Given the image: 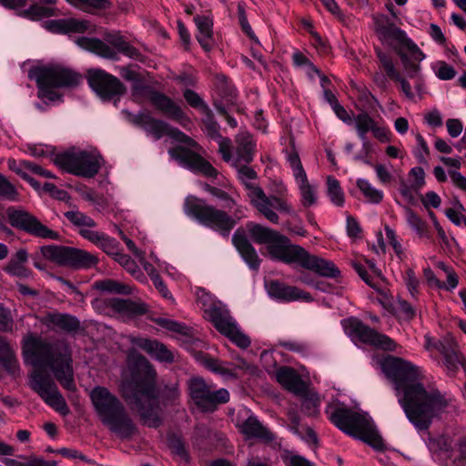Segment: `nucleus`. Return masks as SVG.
I'll return each instance as SVG.
<instances>
[{"label": "nucleus", "instance_id": "nucleus-21", "mask_svg": "<svg viewBox=\"0 0 466 466\" xmlns=\"http://www.w3.org/2000/svg\"><path fill=\"white\" fill-rule=\"evenodd\" d=\"M129 341L132 346L145 351L152 359L159 362L172 363L174 361L172 351L157 339L131 336Z\"/></svg>", "mask_w": 466, "mask_h": 466}, {"label": "nucleus", "instance_id": "nucleus-55", "mask_svg": "<svg viewBox=\"0 0 466 466\" xmlns=\"http://www.w3.org/2000/svg\"><path fill=\"white\" fill-rule=\"evenodd\" d=\"M183 96L187 103L193 108L208 109V105L200 97V96L192 89H186L183 92Z\"/></svg>", "mask_w": 466, "mask_h": 466}, {"label": "nucleus", "instance_id": "nucleus-38", "mask_svg": "<svg viewBox=\"0 0 466 466\" xmlns=\"http://www.w3.org/2000/svg\"><path fill=\"white\" fill-rule=\"evenodd\" d=\"M115 260L119 263L135 279L138 280H144L146 279L139 266L129 255L120 252L117 257H116Z\"/></svg>", "mask_w": 466, "mask_h": 466}, {"label": "nucleus", "instance_id": "nucleus-44", "mask_svg": "<svg viewBox=\"0 0 466 466\" xmlns=\"http://www.w3.org/2000/svg\"><path fill=\"white\" fill-rule=\"evenodd\" d=\"M0 199L8 201H17L19 193L6 177L0 173Z\"/></svg>", "mask_w": 466, "mask_h": 466}, {"label": "nucleus", "instance_id": "nucleus-50", "mask_svg": "<svg viewBox=\"0 0 466 466\" xmlns=\"http://www.w3.org/2000/svg\"><path fill=\"white\" fill-rule=\"evenodd\" d=\"M25 15L33 20H38L44 17H50L55 15L54 8L42 6L39 5H33L25 11Z\"/></svg>", "mask_w": 466, "mask_h": 466}, {"label": "nucleus", "instance_id": "nucleus-33", "mask_svg": "<svg viewBox=\"0 0 466 466\" xmlns=\"http://www.w3.org/2000/svg\"><path fill=\"white\" fill-rule=\"evenodd\" d=\"M197 360L208 370L215 374H218L228 378H238V373L233 368L229 367V363L213 358L208 353L199 352L196 356Z\"/></svg>", "mask_w": 466, "mask_h": 466}, {"label": "nucleus", "instance_id": "nucleus-3", "mask_svg": "<svg viewBox=\"0 0 466 466\" xmlns=\"http://www.w3.org/2000/svg\"><path fill=\"white\" fill-rule=\"evenodd\" d=\"M128 360L131 380L123 383L121 395L129 408L136 411L140 422L148 428H158L162 422L163 404H174L180 396L178 383L157 385V371L148 360L135 350H130Z\"/></svg>", "mask_w": 466, "mask_h": 466}, {"label": "nucleus", "instance_id": "nucleus-13", "mask_svg": "<svg viewBox=\"0 0 466 466\" xmlns=\"http://www.w3.org/2000/svg\"><path fill=\"white\" fill-rule=\"evenodd\" d=\"M132 96L147 98L154 107L170 119L178 122L183 127L189 118L183 109L167 95L155 90L151 86L137 80L132 86Z\"/></svg>", "mask_w": 466, "mask_h": 466}, {"label": "nucleus", "instance_id": "nucleus-8", "mask_svg": "<svg viewBox=\"0 0 466 466\" xmlns=\"http://www.w3.org/2000/svg\"><path fill=\"white\" fill-rule=\"evenodd\" d=\"M29 77L36 82L38 97L48 101L60 99L61 96L55 89L76 86L81 80V75L57 64L32 68Z\"/></svg>", "mask_w": 466, "mask_h": 466}, {"label": "nucleus", "instance_id": "nucleus-4", "mask_svg": "<svg viewBox=\"0 0 466 466\" xmlns=\"http://www.w3.org/2000/svg\"><path fill=\"white\" fill-rule=\"evenodd\" d=\"M246 228L255 243L267 246L272 259L288 265L296 264L321 277L337 279L340 276V270L332 261L311 255L279 231L254 222H248Z\"/></svg>", "mask_w": 466, "mask_h": 466}, {"label": "nucleus", "instance_id": "nucleus-60", "mask_svg": "<svg viewBox=\"0 0 466 466\" xmlns=\"http://www.w3.org/2000/svg\"><path fill=\"white\" fill-rule=\"evenodd\" d=\"M238 16L242 31L251 39L255 38V34L248 21L245 6L241 4L238 5Z\"/></svg>", "mask_w": 466, "mask_h": 466}, {"label": "nucleus", "instance_id": "nucleus-18", "mask_svg": "<svg viewBox=\"0 0 466 466\" xmlns=\"http://www.w3.org/2000/svg\"><path fill=\"white\" fill-rule=\"evenodd\" d=\"M245 163H232V166L237 169L238 178L244 185L245 188L248 190V197L250 203L258 209L265 211L268 204V197L264 190L255 183L250 182L258 178V174L255 169Z\"/></svg>", "mask_w": 466, "mask_h": 466}, {"label": "nucleus", "instance_id": "nucleus-48", "mask_svg": "<svg viewBox=\"0 0 466 466\" xmlns=\"http://www.w3.org/2000/svg\"><path fill=\"white\" fill-rule=\"evenodd\" d=\"M204 189L207 192L210 193L213 197L223 201L224 204L222 205V207L224 208L232 209L236 206V201L225 190L213 187L207 183L204 185Z\"/></svg>", "mask_w": 466, "mask_h": 466}, {"label": "nucleus", "instance_id": "nucleus-11", "mask_svg": "<svg viewBox=\"0 0 466 466\" xmlns=\"http://www.w3.org/2000/svg\"><path fill=\"white\" fill-rule=\"evenodd\" d=\"M101 160L102 157L98 154L78 151L57 154L53 161L56 166L67 173L92 178L99 172Z\"/></svg>", "mask_w": 466, "mask_h": 466}, {"label": "nucleus", "instance_id": "nucleus-49", "mask_svg": "<svg viewBox=\"0 0 466 466\" xmlns=\"http://www.w3.org/2000/svg\"><path fill=\"white\" fill-rule=\"evenodd\" d=\"M98 248H100L108 256H111L114 259L120 253L119 242L107 235H104L101 241L99 242Z\"/></svg>", "mask_w": 466, "mask_h": 466}, {"label": "nucleus", "instance_id": "nucleus-64", "mask_svg": "<svg viewBox=\"0 0 466 466\" xmlns=\"http://www.w3.org/2000/svg\"><path fill=\"white\" fill-rule=\"evenodd\" d=\"M436 76L441 80H451L456 76V70L448 63L440 61L438 62Z\"/></svg>", "mask_w": 466, "mask_h": 466}, {"label": "nucleus", "instance_id": "nucleus-52", "mask_svg": "<svg viewBox=\"0 0 466 466\" xmlns=\"http://www.w3.org/2000/svg\"><path fill=\"white\" fill-rule=\"evenodd\" d=\"M168 446L174 454L180 457L182 460H184L187 462L189 461V455H188L187 451H186L183 441L179 438H177L176 436L169 437L168 438Z\"/></svg>", "mask_w": 466, "mask_h": 466}, {"label": "nucleus", "instance_id": "nucleus-37", "mask_svg": "<svg viewBox=\"0 0 466 466\" xmlns=\"http://www.w3.org/2000/svg\"><path fill=\"white\" fill-rule=\"evenodd\" d=\"M96 287L101 291L114 294L130 295L133 289L129 285L118 282L114 279H105L96 282Z\"/></svg>", "mask_w": 466, "mask_h": 466}, {"label": "nucleus", "instance_id": "nucleus-20", "mask_svg": "<svg viewBox=\"0 0 466 466\" xmlns=\"http://www.w3.org/2000/svg\"><path fill=\"white\" fill-rule=\"evenodd\" d=\"M265 286L268 295L280 301L289 302L300 299L309 302L313 300L310 293L279 280H269L265 283Z\"/></svg>", "mask_w": 466, "mask_h": 466}, {"label": "nucleus", "instance_id": "nucleus-29", "mask_svg": "<svg viewBox=\"0 0 466 466\" xmlns=\"http://www.w3.org/2000/svg\"><path fill=\"white\" fill-rule=\"evenodd\" d=\"M240 432L246 439H257L266 443H269L275 440V435L255 416H249L243 421L240 426Z\"/></svg>", "mask_w": 466, "mask_h": 466}, {"label": "nucleus", "instance_id": "nucleus-43", "mask_svg": "<svg viewBox=\"0 0 466 466\" xmlns=\"http://www.w3.org/2000/svg\"><path fill=\"white\" fill-rule=\"evenodd\" d=\"M375 51L379 62L385 70L387 76L391 80L398 78L400 72L396 70L392 57L380 48H376Z\"/></svg>", "mask_w": 466, "mask_h": 466}, {"label": "nucleus", "instance_id": "nucleus-59", "mask_svg": "<svg viewBox=\"0 0 466 466\" xmlns=\"http://www.w3.org/2000/svg\"><path fill=\"white\" fill-rule=\"evenodd\" d=\"M387 238L392 247L395 254L398 256L399 258L402 259V257L404 256L403 248L400 244V242L398 240L395 231L390 228L388 225H385L384 227Z\"/></svg>", "mask_w": 466, "mask_h": 466}, {"label": "nucleus", "instance_id": "nucleus-39", "mask_svg": "<svg viewBox=\"0 0 466 466\" xmlns=\"http://www.w3.org/2000/svg\"><path fill=\"white\" fill-rule=\"evenodd\" d=\"M327 187L328 196L330 201L338 207H342L345 202V198L339 180L331 176L328 177Z\"/></svg>", "mask_w": 466, "mask_h": 466}, {"label": "nucleus", "instance_id": "nucleus-26", "mask_svg": "<svg viewBox=\"0 0 466 466\" xmlns=\"http://www.w3.org/2000/svg\"><path fill=\"white\" fill-rule=\"evenodd\" d=\"M277 381L287 390L294 394L305 393L307 384L291 367L282 366L276 371Z\"/></svg>", "mask_w": 466, "mask_h": 466}, {"label": "nucleus", "instance_id": "nucleus-6", "mask_svg": "<svg viewBox=\"0 0 466 466\" xmlns=\"http://www.w3.org/2000/svg\"><path fill=\"white\" fill-rule=\"evenodd\" d=\"M325 413L329 420L344 433L359 439L377 451H383L385 444L366 416L347 407L328 404Z\"/></svg>", "mask_w": 466, "mask_h": 466}, {"label": "nucleus", "instance_id": "nucleus-14", "mask_svg": "<svg viewBox=\"0 0 466 466\" xmlns=\"http://www.w3.org/2000/svg\"><path fill=\"white\" fill-rule=\"evenodd\" d=\"M341 323L346 333L353 339L384 350L393 351L396 348V343L389 336L378 332L357 318L343 319Z\"/></svg>", "mask_w": 466, "mask_h": 466}, {"label": "nucleus", "instance_id": "nucleus-32", "mask_svg": "<svg viewBox=\"0 0 466 466\" xmlns=\"http://www.w3.org/2000/svg\"><path fill=\"white\" fill-rule=\"evenodd\" d=\"M195 24L198 27L196 38L201 47L209 52L213 48V20L209 16L196 15Z\"/></svg>", "mask_w": 466, "mask_h": 466}, {"label": "nucleus", "instance_id": "nucleus-45", "mask_svg": "<svg viewBox=\"0 0 466 466\" xmlns=\"http://www.w3.org/2000/svg\"><path fill=\"white\" fill-rule=\"evenodd\" d=\"M64 216L76 227H87L95 228L96 226V221L89 216L78 211L70 210L65 212Z\"/></svg>", "mask_w": 466, "mask_h": 466}, {"label": "nucleus", "instance_id": "nucleus-61", "mask_svg": "<svg viewBox=\"0 0 466 466\" xmlns=\"http://www.w3.org/2000/svg\"><path fill=\"white\" fill-rule=\"evenodd\" d=\"M153 321L158 326L177 333H184V329L186 327L175 320L165 319V318H156Z\"/></svg>", "mask_w": 466, "mask_h": 466}, {"label": "nucleus", "instance_id": "nucleus-40", "mask_svg": "<svg viewBox=\"0 0 466 466\" xmlns=\"http://www.w3.org/2000/svg\"><path fill=\"white\" fill-rule=\"evenodd\" d=\"M357 187L370 202L379 204L382 201L383 192L373 187L368 180L359 178L357 180Z\"/></svg>", "mask_w": 466, "mask_h": 466}, {"label": "nucleus", "instance_id": "nucleus-1", "mask_svg": "<svg viewBox=\"0 0 466 466\" xmlns=\"http://www.w3.org/2000/svg\"><path fill=\"white\" fill-rule=\"evenodd\" d=\"M24 355L35 370L29 378L30 388L50 407L66 416L70 412L62 394L52 378L40 368L48 367L55 378L68 391H75L72 350L63 340L49 342L30 335L24 342Z\"/></svg>", "mask_w": 466, "mask_h": 466}, {"label": "nucleus", "instance_id": "nucleus-54", "mask_svg": "<svg viewBox=\"0 0 466 466\" xmlns=\"http://www.w3.org/2000/svg\"><path fill=\"white\" fill-rule=\"evenodd\" d=\"M206 313L213 325L229 315V311L225 307L218 304H212L209 309L206 310Z\"/></svg>", "mask_w": 466, "mask_h": 466}, {"label": "nucleus", "instance_id": "nucleus-53", "mask_svg": "<svg viewBox=\"0 0 466 466\" xmlns=\"http://www.w3.org/2000/svg\"><path fill=\"white\" fill-rule=\"evenodd\" d=\"M217 88L221 91V96L228 97V101H232L235 96V90L229 86L228 79L225 75L216 76Z\"/></svg>", "mask_w": 466, "mask_h": 466}, {"label": "nucleus", "instance_id": "nucleus-2", "mask_svg": "<svg viewBox=\"0 0 466 466\" xmlns=\"http://www.w3.org/2000/svg\"><path fill=\"white\" fill-rule=\"evenodd\" d=\"M383 373L393 384L398 402L418 431H427L446 410L449 401L437 389L426 390L417 367L401 358L388 356L380 361Z\"/></svg>", "mask_w": 466, "mask_h": 466}, {"label": "nucleus", "instance_id": "nucleus-36", "mask_svg": "<svg viewBox=\"0 0 466 466\" xmlns=\"http://www.w3.org/2000/svg\"><path fill=\"white\" fill-rule=\"evenodd\" d=\"M301 397V411L309 417H318L319 415L320 397L316 392L305 390V393L297 394Z\"/></svg>", "mask_w": 466, "mask_h": 466}, {"label": "nucleus", "instance_id": "nucleus-7", "mask_svg": "<svg viewBox=\"0 0 466 466\" xmlns=\"http://www.w3.org/2000/svg\"><path fill=\"white\" fill-rule=\"evenodd\" d=\"M233 208V215H229L223 209L208 205L205 199L194 196L187 197L184 202V212L188 217L223 237H228L238 222L246 217L243 206L236 203Z\"/></svg>", "mask_w": 466, "mask_h": 466}, {"label": "nucleus", "instance_id": "nucleus-62", "mask_svg": "<svg viewBox=\"0 0 466 466\" xmlns=\"http://www.w3.org/2000/svg\"><path fill=\"white\" fill-rule=\"evenodd\" d=\"M402 47L406 48L410 55L409 57L418 63L421 62L425 58V54L419 48V46L409 38Z\"/></svg>", "mask_w": 466, "mask_h": 466}, {"label": "nucleus", "instance_id": "nucleus-30", "mask_svg": "<svg viewBox=\"0 0 466 466\" xmlns=\"http://www.w3.org/2000/svg\"><path fill=\"white\" fill-rule=\"evenodd\" d=\"M235 141L237 144V157L233 163L250 164L256 152V143L253 137L249 133L242 132L236 136Z\"/></svg>", "mask_w": 466, "mask_h": 466}, {"label": "nucleus", "instance_id": "nucleus-23", "mask_svg": "<svg viewBox=\"0 0 466 466\" xmlns=\"http://www.w3.org/2000/svg\"><path fill=\"white\" fill-rule=\"evenodd\" d=\"M232 244L240 254L244 261L253 270H258L261 259L259 258L255 248L248 239L245 230L242 228L236 229L232 236Z\"/></svg>", "mask_w": 466, "mask_h": 466}, {"label": "nucleus", "instance_id": "nucleus-46", "mask_svg": "<svg viewBox=\"0 0 466 466\" xmlns=\"http://www.w3.org/2000/svg\"><path fill=\"white\" fill-rule=\"evenodd\" d=\"M23 459H25L26 461L22 462L19 461H16L15 459H5L4 461V463L6 466H56V461H46L43 458L40 457H25L22 456Z\"/></svg>", "mask_w": 466, "mask_h": 466}, {"label": "nucleus", "instance_id": "nucleus-15", "mask_svg": "<svg viewBox=\"0 0 466 466\" xmlns=\"http://www.w3.org/2000/svg\"><path fill=\"white\" fill-rule=\"evenodd\" d=\"M86 80L103 101L119 100L127 91L119 78L100 68L87 70Z\"/></svg>", "mask_w": 466, "mask_h": 466}, {"label": "nucleus", "instance_id": "nucleus-24", "mask_svg": "<svg viewBox=\"0 0 466 466\" xmlns=\"http://www.w3.org/2000/svg\"><path fill=\"white\" fill-rule=\"evenodd\" d=\"M46 28L55 34H83L90 28V22L86 19L62 18L46 22Z\"/></svg>", "mask_w": 466, "mask_h": 466}, {"label": "nucleus", "instance_id": "nucleus-25", "mask_svg": "<svg viewBox=\"0 0 466 466\" xmlns=\"http://www.w3.org/2000/svg\"><path fill=\"white\" fill-rule=\"evenodd\" d=\"M130 121L143 128L147 134L151 135L156 140L165 136L167 128V123L153 117L149 112L142 111L133 115Z\"/></svg>", "mask_w": 466, "mask_h": 466}, {"label": "nucleus", "instance_id": "nucleus-57", "mask_svg": "<svg viewBox=\"0 0 466 466\" xmlns=\"http://www.w3.org/2000/svg\"><path fill=\"white\" fill-rule=\"evenodd\" d=\"M215 329L222 335L227 337L228 334L232 333V330L238 326L234 319L229 315H228L222 320L215 323L213 325Z\"/></svg>", "mask_w": 466, "mask_h": 466}, {"label": "nucleus", "instance_id": "nucleus-31", "mask_svg": "<svg viewBox=\"0 0 466 466\" xmlns=\"http://www.w3.org/2000/svg\"><path fill=\"white\" fill-rule=\"evenodd\" d=\"M109 306L115 312L129 318L141 316L147 312V305L140 300L116 298L110 299Z\"/></svg>", "mask_w": 466, "mask_h": 466}, {"label": "nucleus", "instance_id": "nucleus-16", "mask_svg": "<svg viewBox=\"0 0 466 466\" xmlns=\"http://www.w3.org/2000/svg\"><path fill=\"white\" fill-rule=\"evenodd\" d=\"M9 224L19 230L40 238L54 239L59 238V234L42 224L41 221L31 213L9 208L6 211Z\"/></svg>", "mask_w": 466, "mask_h": 466}, {"label": "nucleus", "instance_id": "nucleus-34", "mask_svg": "<svg viewBox=\"0 0 466 466\" xmlns=\"http://www.w3.org/2000/svg\"><path fill=\"white\" fill-rule=\"evenodd\" d=\"M28 259V253L25 249L21 248L11 257L8 263L5 267V271L9 275L27 279L31 276V270L25 267Z\"/></svg>", "mask_w": 466, "mask_h": 466}, {"label": "nucleus", "instance_id": "nucleus-41", "mask_svg": "<svg viewBox=\"0 0 466 466\" xmlns=\"http://www.w3.org/2000/svg\"><path fill=\"white\" fill-rule=\"evenodd\" d=\"M406 219L409 226L417 232L420 237L428 236V224L414 210L408 208L406 209Z\"/></svg>", "mask_w": 466, "mask_h": 466}, {"label": "nucleus", "instance_id": "nucleus-56", "mask_svg": "<svg viewBox=\"0 0 466 466\" xmlns=\"http://www.w3.org/2000/svg\"><path fill=\"white\" fill-rule=\"evenodd\" d=\"M227 338L243 350L248 349L251 344L250 339L246 334L241 332L238 326L232 330L231 334L227 336Z\"/></svg>", "mask_w": 466, "mask_h": 466}, {"label": "nucleus", "instance_id": "nucleus-27", "mask_svg": "<svg viewBox=\"0 0 466 466\" xmlns=\"http://www.w3.org/2000/svg\"><path fill=\"white\" fill-rule=\"evenodd\" d=\"M41 322L47 327L57 328L67 333L76 332L80 329L78 319L67 313L47 312Z\"/></svg>", "mask_w": 466, "mask_h": 466}, {"label": "nucleus", "instance_id": "nucleus-63", "mask_svg": "<svg viewBox=\"0 0 466 466\" xmlns=\"http://www.w3.org/2000/svg\"><path fill=\"white\" fill-rule=\"evenodd\" d=\"M218 152L222 157V159L225 162H229L232 159L231 149H232V142L229 137H222L218 139Z\"/></svg>", "mask_w": 466, "mask_h": 466}, {"label": "nucleus", "instance_id": "nucleus-42", "mask_svg": "<svg viewBox=\"0 0 466 466\" xmlns=\"http://www.w3.org/2000/svg\"><path fill=\"white\" fill-rule=\"evenodd\" d=\"M375 51L379 62L385 70L387 76L391 80L398 78L400 72L396 70L392 57L380 48H376Z\"/></svg>", "mask_w": 466, "mask_h": 466}, {"label": "nucleus", "instance_id": "nucleus-58", "mask_svg": "<svg viewBox=\"0 0 466 466\" xmlns=\"http://www.w3.org/2000/svg\"><path fill=\"white\" fill-rule=\"evenodd\" d=\"M0 365L13 377H16L20 374V366L15 352L2 360Z\"/></svg>", "mask_w": 466, "mask_h": 466}, {"label": "nucleus", "instance_id": "nucleus-9", "mask_svg": "<svg viewBox=\"0 0 466 466\" xmlns=\"http://www.w3.org/2000/svg\"><path fill=\"white\" fill-rule=\"evenodd\" d=\"M104 42L96 37H78L76 43L81 48L90 51L106 59H117V53H121L130 58H137L140 52L130 45L124 36L119 34H107Z\"/></svg>", "mask_w": 466, "mask_h": 466}, {"label": "nucleus", "instance_id": "nucleus-19", "mask_svg": "<svg viewBox=\"0 0 466 466\" xmlns=\"http://www.w3.org/2000/svg\"><path fill=\"white\" fill-rule=\"evenodd\" d=\"M375 31L381 42L392 46L394 43L402 46L409 39L405 31L396 25L385 15L374 16Z\"/></svg>", "mask_w": 466, "mask_h": 466}, {"label": "nucleus", "instance_id": "nucleus-22", "mask_svg": "<svg viewBox=\"0 0 466 466\" xmlns=\"http://www.w3.org/2000/svg\"><path fill=\"white\" fill-rule=\"evenodd\" d=\"M354 122L357 135L362 141V147L365 152V157L356 155L354 156V160L371 166L370 155L372 153V145L368 140L367 134L373 129L376 121L367 112H361L354 117Z\"/></svg>", "mask_w": 466, "mask_h": 466}, {"label": "nucleus", "instance_id": "nucleus-47", "mask_svg": "<svg viewBox=\"0 0 466 466\" xmlns=\"http://www.w3.org/2000/svg\"><path fill=\"white\" fill-rule=\"evenodd\" d=\"M75 5L83 11L90 12L91 10H106L111 8L110 0H75Z\"/></svg>", "mask_w": 466, "mask_h": 466}, {"label": "nucleus", "instance_id": "nucleus-51", "mask_svg": "<svg viewBox=\"0 0 466 466\" xmlns=\"http://www.w3.org/2000/svg\"><path fill=\"white\" fill-rule=\"evenodd\" d=\"M397 53L401 60L402 66L407 73V76L410 78H415L418 76L419 72L420 71V63L411 60L409 57L408 54L403 53L400 50L397 51Z\"/></svg>", "mask_w": 466, "mask_h": 466}, {"label": "nucleus", "instance_id": "nucleus-12", "mask_svg": "<svg viewBox=\"0 0 466 466\" xmlns=\"http://www.w3.org/2000/svg\"><path fill=\"white\" fill-rule=\"evenodd\" d=\"M41 253L51 262L76 269L90 268L99 261L96 256L84 249L67 246H43Z\"/></svg>", "mask_w": 466, "mask_h": 466}, {"label": "nucleus", "instance_id": "nucleus-5", "mask_svg": "<svg viewBox=\"0 0 466 466\" xmlns=\"http://www.w3.org/2000/svg\"><path fill=\"white\" fill-rule=\"evenodd\" d=\"M90 399L101 422L121 440H131L139 433L124 404L107 388L95 387Z\"/></svg>", "mask_w": 466, "mask_h": 466}, {"label": "nucleus", "instance_id": "nucleus-17", "mask_svg": "<svg viewBox=\"0 0 466 466\" xmlns=\"http://www.w3.org/2000/svg\"><path fill=\"white\" fill-rule=\"evenodd\" d=\"M172 158L191 171L202 174L207 177L216 178L218 170L199 154L184 147H177L168 150Z\"/></svg>", "mask_w": 466, "mask_h": 466}, {"label": "nucleus", "instance_id": "nucleus-28", "mask_svg": "<svg viewBox=\"0 0 466 466\" xmlns=\"http://www.w3.org/2000/svg\"><path fill=\"white\" fill-rule=\"evenodd\" d=\"M438 350L444 358V365L450 375L453 376L465 360L463 354L459 350L457 343L453 339H451L446 343H441Z\"/></svg>", "mask_w": 466, "mask_h": 466}, {"label": "nucleus", "instance_id": "nucleus-35", "mask_svg": "<svg viewBox=\"0 0 466 466\" xmlns=\"http://www.w3.org/2000/svg\"><path fill=\"white\" fill-rule=\"evenodd\" d=\"M273 208L279 210V212L287 214H290L292 212L291 206L288 203L286 199L275 196L268 197V204L266 206L267 209H265V211H258L268 220L274 224L279 223V216L275 211L272 210Z\"/></svg>", "mask_w": 466, "mask_h": 466}, {"label": "nucleus", "instance_id": "nucleus-10", "mask_svg": "<svg viewBox=\"0 0 466 466\" xmlns=\"http://www.w3.org/2000/svg\"><path fill=\"white\" fill-rule=\"evenodd\" d=\"M187 386L191 400L201 412H214L220 405L229 400L230 395L227 389L216 390L202 377H191Z\"/></svg>", "mask_w": 466, "mask_h": 466}]
</instances>
